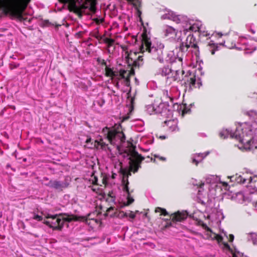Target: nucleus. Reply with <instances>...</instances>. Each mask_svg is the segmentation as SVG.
Masks as SVG:
<instances>
[{"label": "nucleus", "instance_id": "nucleus-1", "mask_svg": "<svg viewBox=\"0 0 257 257\" xmlns=\"http://www.w3.org/2000/svg\"><path fill=\"white\" fill-rule=\"evenodd\" d=\"M31 0H0V17L10 15L19 21L24 20L23 12Z\"/></svg>", "mask_w": 257, "mask_h": 257}, {"label": "nucleus", "instance_id": "nucleus-2", "mask_svg": "<svg viewBox=\"0 0 257 257\" xmlns=\"http://www.w3.org/2000/svg\"><path fill=\"white\" fill-rule=\"evenodd\" d=\"M136 147L131 144V148L128 150H125L123 152V157L129 156V169L126 174L125 178L123 177L122 179V185L125 190H127L129 181L128 177L131 176V172L135 173L138 172L141 167V164L145 160V158L136 151Z\"/></svg>", "mask_w": 257, "mask_h": 257}, {"label": "nucleus", "instance_id": "nucleus-3", "mask_svg": "<svg viewBox=\"0 0 257 257\" xmlns=\"http://www.w3.org/2000/svg\"><path fill=\"white\" fill-rule=\"evenodd\" d=\"M254 132V130H252L251 125L245 123L242 126L237 127L231 136L239 141L240 149L251 151L254 147L252 144Z\"/></svg>", "mask_w": 257, "mask_h": 257}, {"label": "nucleus", "instance_id": "nucleus-4", "mask_svg": "<svg viewBox=\"0 0 257 257\" xmlns=\"http://www.w3.org/2000/svg\"><path fill=\"white\" fill-rule=\"evenodd\" d=\"M66 217H62V215L55 214L49 215L46 216L47 220H45L43 223L48 226L53 230H61L65 221L71 222L72 221L81 220L87 222L88 220L92 219L90 218V214H89L87 216H78L75 215H67Z\"/></svg>", "mask_w": 257, "mask_h": 257}, {"label": "nucleus", "instance_id": "nucleus-5", "mask_svg": "<svg viewBox=\"0 0 257 257\" xmlns=\"http://www.w3.org/2000/svg\"><path fill=\"white\" fill-rule=\"evenodd\" d=\"M79 0H60V2L65 4H68V9L71 12H73L77 15L79 18H81L84 13V10L89 9V11L93 14L96 12V0H85L80 6H77L76 3Z\"/></svg>", "mask_w": 257, "mask_h": 257}, {"label": "nucleus", "instance_id": "nucleus-6", "mask_svg": "<svg viewBox=\"0 0 257 257\" xmlns=\"http://www.w3.org/2000/svg\"><path fill=\"white\" fill-rule=\"evenodd\" d=\"M142 46L141 47V50L144 52L145 51H148L152 55V58L154 59H157L160 61L163 59V49L164 48V45L160 44L158 47H156L154 46H151L152 43L150 40V38L148 37L147 34L146 29L144 30L143 34H142Z\"/></svg>", "mask_w": 257, "mask_h": 257}, {"label": "nucleus", "instance_id": "nucleus-7", "mask_svg": "<svg viewBox=\"0 0 257 257\" xmlns=\"http://www.w3.org/2000/svg\"><path fill=\"white\" fill-rule=\"evenodd\" d=\"M102 132L104 133L105 138L108 140L110 144H112L113 141L116 136L122 132V126L121 123H115L111 128L105 126L102 129Z\"/></svg>", "mask_w": 257, "mask_h": 257}, {"label": "nucleus", "instance_id": "nucleus-8", "mask_svg": "<svg viewBox=\"0 0 257 257\" xmlns=\"http://www.w3.org/2000/svg\"><path fill=\"white\" fill-rule=\"evenodd\" d=\"M180 47L182 50H184V48H186V51L191 47L195 49L194 54L195 55L197 56L199 53L197 40L193 35H189L186 38V42L184 43H182Z\"/></svg>", "mask_w": 257, "mask_h": 257}, {"label": "nucleus", "instance_id": "nucleus-9", "mask_svg": "<svg viewBox=\"0 0 257 257\" xmlns=\"http://www.w3.org/2000/svg\"><path fill=\"white\" fill-rule=\"evenodd\" d=\"M168 71L167 73V78L170 79L173 81H183L184 78L183 76L184 74V71L182 69L175 70L173 68L168 69H166V71Z\"/></svg>", "mask_w": 257, "mask_h": 257}, {"label": "nucleus", "instance_id": "nucleus-10", "mask_svg": "<svg viewBox=\"0 0 257 257\" xmlns=\"http://www.w3.org/2000/svg\"><path fill=\"white\" fill-rule=\"evenodd\" d=\"M118 72L117 77H115L117 80L123 79L125 86L130 87L131 80L130 77L135 75V70L131 68L130 70L127 71L124 69H120Z\"/></svg>", "mask_w": 257, "mask_h": 257}, {"label": "nucleus", "instance_id": "nucleus-11", "mask_svg": "<svg viewBox=\"0 0 257 257\" xmlns=\"http://www.w3.org/2000/svg\"><path fill=\"white\" fill-rule=\"evenodd\" d=\"M45 185L59 191H62L64 188H66L69 186V183L66 180L64 182L50 180L47 183L45 184Z\"/></svg>", "mask_w": 257, "mask_h": 257}, {"label": "nucleus", "instance_id": "nucleus-12", "mask_svg": "<svg viewBox=\"0 0 257 257\" xmlns=\"http://www.w3.org/2000/svg\"><path fill=\"white\" fill-rule=\"evenodd\" d=\"M183 81L185 86L186 87L188 86L191 89L200 87V83L199 82L196 83V76L194 74H190L189 76L185 75Z\"/></svg>", "mask_w": 257, "mask_h": 257}, {"label": "nucleus", "instance_id": "nucleus-13", "mask_svg": "<svg viewBox=\"0 0 257 257\" xmlns=\"http://www.w3.org/2000/svg\"><path fill=\"white\" fill-rule=\"evenodd\" d=\"M188 214L186 211H177L172 214L170 217L173 222H181L187 217Z\"/></svg>", "mask_w": 257, "mask_h": 257}, {"label": "nucleus", "instance_id": "nucleus-14", "mask_svg": "<svg viewBox=\"0 0 257 257\" xmlns=\"http://www.w3.org/2000/svg\"><path fill=\"white\" fill-rule=\"evenodd\" d=\"M121 49L123 51L125 52V59L128 63H130V60L131 62L133 61V55L135 56H137L138 53L137 52H133L132 51H128V47L127 46H120Z\"/></svg>", "mask_w": 257, "mask_h": 257}, {"label": "nucleus", "instance_id": "nucleus-15", "mask_svg": "<svg viewBox=\"0 0 257 257\" xmlns=\"http://www.w3.org/2000/svg\"><path fill=\"white\" fill-rule=\"evenodd\" d=\"M177 31L172 27H168L165 31V36L169 39H175L176 38Z\"/></svg>", "mask_w": 257, "mask_h": 257}, {"label": "nucleus", "instance_id": "nucleus-16", "mask_svg": "<svg viewBox=\"0 0 257 257\" xmlns=\"http://www.w3.org/2000/svg\"><path fill=\"white\" fill-rule=\"evenodd\" d=\"M132 64V67L131 68H139L144 64L143 56H139L137 59L133 60L131 62L130 60V64Z\"/></svg>", "mask_w": 257, "mask_h": 257}, {"label": "nucleus", "instance_id": "nucleus-17", "mask_svg": "<svg viewBox=\"0 0 257 257\" xmlns=\"http://www.w3.org/2000/svg\"><path fill=\"white\" fill-rule=\"evenodd\" d=\"M247 187L251 188L254 191H257V177H250L248 178Z\"/></svg>", "mask_w": 257, "mask_h": 257}, {"label": "nucleus", "instance_id": "nucleus-18", "mask_svg": "<svg viewBox=\"0 0 257 257\" xmlns=\"http://www.w3.org/2000/svg\"><path fill=\"white\" fill-rule=\"evenodd\" d=\"M105 75L106 77H111V79L115 78V77H117L118 72L114 71L113 69L108 67L107 66L105 67Z\"/></svg>", "mask_w": 257, "mask_h": 257}, {"label": "nucleus", "instance_id": "nucleus-19", "mask_svg": "<svg viewBox=\"0 0 257 257\" xmlns=\"http://www.w3.org/2000/svg\"><path fill=\"white\" fill-rule=\"evenodd\" d=\"M131 90H132V89L131 87L130 90H128V91L126 93V95H127V98L128 99L130 98V108H131V110H132L134 109V108L135 100V98H136V93L135 94V95L133 96L132 97L131 94Z\"/></svg>", "mask_w": 257, "mask_h": 257}, {"label": "nucleus", "instance_id": "nucleus-20", "mask_svg": "<svg viewBox=\"0 0 257 257\" xmlns=\"http://www.w3.org/2000/svg\"><path fill=\"white\" fill-rule=\"evenodd\" d=\"M122 189L124 192L127 193V203L126 205H129L134 201V199L131 195V193L133 192V190L130 191L128 187H127V190H125L124 187L122 188Z\"/></svg>", "mask_w": 257, "mask_h": 257}, {"label": "nucleus", "instance_id": "nucleus-21", "mask_svg": "<svg viewBox=\"0 0 257 257\" xmlns=\"http://www.w3.org/2000/svg\"><path fill=\"white\" fill-rule=\"evenodd\" d=\"M110 217H117L119 218H124V212L121 211H118L116 209L115 211L111 214H110Z\"/></svg>", "mask_w": 257, "mask_h": 257}, {"label": "nucleus", "instance_id": "nucleus-22", "mask_svg": "<svg viewBox=\"0 0 257 257\" xmlns=\"http://www.w3.org/2000/svg\"><path fill=\"white\" fill-rule=\"evenodd\" d=\"M207 47L212 55H214L215 51L218 50V46L214 43H209Z\"/></svg>", "mask_w": 257, "mask_h": 257}, {"label": "nucleus", "instance_id": "nucleus-23", "mask_svg": "<svg viewBox=\"0 0 257 257\" xmlns=\"http://www.w3.org/2000/svg\"><path fill=\"white\" fill-rule=\"evenodd\" d=\"M236 181L240 184H245L246 183H248V178H245L242 176L239 175L238 176H236L235 178Z\"/></svg>", "mask_w": 257, "mask_h": 257}, {"label": "nucleus", "instance_id": "nucleus-24", "mask_svg": "<svg viewBox=\"0 0 257 257\" xmlns=\"http://www.w3.org/2000/svg\"><path fill=\"white\" fill-rule=\"evenodd\" d=\"M155 212H160V215L166 216L168 215V213L167 212L165 209L159 207L156 208Z\"/></svg>", "mask_w": 257, "mask_h": 257}, {"label": "nucleus", "instance_id": "nucleus-25", "mask_svg": "<svg viewBox=\"0 0 257 257\" xmlns=\"http://www.w3.org/2000/svg\"><path fill=\"white\" fill-rule=\"evenodd\" d=\"M245 114L253 118L257 117V111L254 110H250L246 111Z\"/></svg>", "mask_w": 257, "mask_h": 257}, {"label": "nucleus", "instance_id": "nucleus-26", "mask_svg": "<svg viewBox=\"0 0 257 257\" xmlns=\"http://www.w3.org/2000/svg\"><path fill=\"white\" fill-rule=\"evenodd\" d=\"M103 41L105 43L107 44V47L108 48L111 47L114 43V40L111 38H105L104 39Z\"/></svg>", "mask_w": 257, "mask_h": 257}, {"label": "nucleus", "instance_id": "nucleus-27", "mask_svg": "<svg viewBox=\"0 0 257 257\" xmlns=\"http://www.w3.org/2000/svg\"><path fill=\"white\" fill-rule=\"evenodd\" d=\"M115 209H115L114 207H112V206L109 207V208H108L106 209L105 213L104 214V216H110V214L113 213L115 211Z\"/></svg>", "mask_w": 257, "mask_h": 257}, {"label": "nucleus", "instance_id": "nucleus-28", "mask_svg": "<svg viewBox=\"0 0 257 257\" xmlns=\"http://www.w3.org/2000/svg\"><path fill=\"white\" fill-rule=\"evenodd\" d=\"M106 201L109 202H114L115 201V197L111 195V193L109 192L107 194V197L106 199Z\"/></svg>", "mask_w": 257, "mask_h": 257}, {"label": "nucleus", "instance_id": "nucleus-29", "mask_svg": "<svg viewBox=\"0 0 257 257\" xmlns=\"http://www.w3.org/2000/svg\"><path fill=\"white\" fill-rule=\"evenodd\" d=\"M95 143H96L98 146H100L101 148L102 149H105V148L107 146V145L103 142L102 140H100V141H95Z\"/></svg>", "mask_w": 257, "mask_h": 257}, {"label": "nucleus", "instance_id": "nucleus-30", "mask_svg": "<svg viewBox=\"0 0 257 257\" xmlns=\"http://www.w3.org/2000/svg\"><path fill=\"white\" fill-rule=\"evenodd\" d=\"M128 170L127 169H126V168L124 169L122 167H121V168H120V170H119V172L120 173V174H121L123 175V177L125 178Z\"/></svg>", "mask_w": 257, "mask_h": 257}, {"label": "nucleus", "instance_id": "nucleus-31", "mask_svg": "<svg viewBox=\"0 0 257 257\" xmlns=\"http://www.w3.org/2000/svg\"><path fill=\"white\" fill-rule=\"evenodd\" d=\"M96 61L98 63L100 64V65L102 66H104L105 67L107 66L106 62L104 59H102L98 57L97 58Z\"/></svg>", "mask_w": 257, "mask_h": 257}, {"label": "nucleus", "instance_id": "nucleus-32", "mask_svg": "<svg viewBox=\"0 0 257 257\" xmlns=\"http://www.w3.org/2000/svg\"><path fill=\"white\" fill-rule=\"evenodd\" d=\"M200 35L203 37H209L210 34L207 32L202 31L200 29L198 28Z\"/></svg>", "mask_w": 257, "mask_h": 257}, {"label": "nucleus", "instance_id": "nucleus-33", "mask_svg": "<svg viewBox=\"0 0 257 257\" xmlns=\"http://www.w3.org/2000/svg\"><path fill=\"white\" fill-rule=\"evenodd\" d=\"M137 11V15L139 18V21L140 22L143 23V20L141 17L142 12L140 10V9H136Z\"/></svg>", "mask_w": 257, "mask_h": 257}, {"label": "nucleus", "instance_id": "nucleus-34", "mask_svg": "<svg viewBox=\"0 0 257 257\" xmlns=\"http://www.w3.org/2000/svg\"><path fill=\"white\" fill-rule=\"evenodd\" d=\"M33 219L39 221H41L43 220V217L37 214H35L33 217Z\"/></svg>", "mask_w": 257, "mask_h": 257}, {"label": "nucleus", "instance_id": "nucleus-35", "mask_svg": "<svg viewBox=\"0 0 257 257\" xmlns=\"http://www.w3.org/2000/svg\"><path fill=\"white\" fill-rule=\"evenodd\" d=\"M215 238L218 243L221 242L223 241L222 236L219 234H216L215 236Z\"/></svg>", "mask_w": 257, "mask_h": 257}, {"label": "nucleus", "instance_id": "nucleus-36", "mask_svg": "<svg viewBox=\"0 0 257 257\" xmlns=\"http://www.w3.org/2000/svg\"><path fill=\"white\" fill-rule=\"evenodd\" d=\"M119 134L121 135V136L120 137V141L122 143L124 142L125 140V134H124L122 130V132H119Z\"/></svg>", "mask_w": 257, "mask_h": 257}, {"label": "nucleus", "instance_id": "nucleus-37", "mask_svg": "<svg viewBox=\"0 0 257 257\" xmlns=\"http://www.w3.org/2000/svg\"><path fill=\"white\" fill-rule=\"evenodd\" d=\"M223 244L225 248L227 249L229 251L232 252V249L230 248L229 245L227 242H224Z\"/></svg>", "mask_w": 257, "mask_h": 257}, {"label": "nucleus", "instance_id": "nucleus-38", "mask_svg": "<svg viewBox=\"0 0 257 257\" xmlns=\"http://www.w3.org/2000/svg\"><path fill=\"white\" fill-rule=\"evenodd\" d=\"M93 21L96 23V24H100V23H101L102 22H103L104 21V19H98V18H95L94 19Z\"/></svg>", "mask_w": 257, "mask_h": 257}, {"label": "nucleus", "instance_id": "nucleus-39", "mask_svg": "<svg viewBox=\"0 0 257 257\" xmlns=\"http://www.w3.org/2000/svg\"><path fill=\"white\" fill-rule=\"evenodd\" d=\"M92 184L94 185H97L98 179L96 176H94L93 179L92 180Z\"/></svg>", "mask_w": 257, "mask_h": 257}, {"label": "nucleus", "instance_id": "nucleus-40", "mask_svg": "<svg viewBox=\"0 0 257 257\" xmlns=\"http://www.w3.org/2000/svg\"><path fill=\"white\" fill-rule=\"evenodd\" d=\"M155 158H158L161 161H164L166 160V158L165 157H159L156 155H155L154 156Z\"/></svg>", "mask_w": 257, "mask_h": 257}, {"label": "nucleus", "instance_id": "nucleus-41", "mask_svg": "<svg viewBox=\"0 0 257 257\" xmlns=\"http://www.w3.org/2000/svg\"><path fill=\"white\" fill-rule=\"evenodd\" d=\"M128 216L130 218H132V219L135 218V217H136V215H135V214H134V213L133 212H132V211L129 213V214L128 215Z\"/></svg>", "mask_w": 257, "mask_h": 257}, {"label": "nucleus", "instance_id": "nucleus-42", "mask_svg": "<svg viewBox=\"0 0 257 257\" xmlns=\"http://www.w3.org/2000/svg\"><path fill=\"white\" fill-rule=\"evenodd\" d=\"M234 239V236L233 234H229L228 241L229 242H232Z\"/></svg>", "mask_w": 257, "mask_h": 257}, {"label": "nucleus", "instance_id": "nucleus-43", "mask_svg": "<svg viewBox=\"0 0 257 257\" xmlns=\"http://www.w3.org/2000/svg\"><path fill=\"white\" fill-rule=\"evenodd\" d=\"M192 163L193 164H194L196 166H197L198 163H199V161H198L197 160H196L194 158H193L192 159Z\"/></svg>", "mask_w": 257, "mask_h": 257}, {"label": "nucleus", "instance_id": "nucleus-44", "mask_svg": "<svg viewBox=\"0 0 257 257\" xmlns=\"http://www.w3.org/2000/svg\"><path fill=\"white\" fill-rule=\"evenodd\" d=\"M219 136L221 138L225 139L226 137L224 135V132H221L219 133Z\"/></svg>", "mask_w": 257, "mask_h": 257}, {"label": "nucleus", "instance_id": "nucleus-45", "mask_svg": "<svg viewBox=\"0 0 257 257\" xmlns=\"http://www.w3.org/2000/svg\"><path fill=\"white\" fill-rule=\"evenodd\" d=\"M102 183L104 185L106 184L107 183L106 179L104 177H103L102 179Z\"/></svg>", "mask_w": 257, "mask_h": 257}, {"label": "nucleus", "instance_id": "nucleus-46", "mask_svg": "<svg viewBox=\"0 0 257 257\" xmlns=\"http://www.w3.org/2000/svg\"><path fill=\"white\" fill-rule=\"evenodd\" d=\"M91 141V139L90 138H89L87 139V140H86L85 142H86V143L88 144L89 142H90Z\"/></svg>", "mask_w": 257, "mask_h": 257}, {"label": "nucleus", "instance_id": "nucleus-47", "mask_svg": "<svg viewBox=\"0 0 257 257\" xmlns=\"http://www.w3.org/2000/svg\"><path fill=\"white\" fill-rule=\"evenodd\" d=\"M95 38H96L98 40H100L101 39V37L100 36H95Z\"/></svg>", "mask_w": 257, "mask_h": 257}, {"label": "nucleus", "instance_id": "nucleus-48", "mask_svg": "<svg viewBox=\"0 0 257 257\" xmlns=\"http://www.w3.org/2000/svg\"><path fill=\"white\" fill-rule=\"evenodd\" d=\"M116 175V174L115 173L112 174V176H111L112 178L114 179L115 178Z\"/></svg>", "mask_w": 257, "mask_h": 257}, {"label": "nucleus", "instance_id": "nucleus-49", "mask_svg": "<svg viewBox=\"0 0 257 257\" xmlns=\"http://www.w3.org/2000/svg\"><path fill=\"white\" fill-rule=\"evenodd\" d=\"M204 185V183H201L200 185H199V187L200 188H202Z\"/></svg>", "mask_w": 257, "mask_h": 257}, {"label": "nucleus", "instance_id": "nucleus-50", "mask_svg": "<svg viewBox=\"0 0 257 257\" xmlns=\"http://www.w3.org/2000/svg\"><path fill=\"white\" fill-rule=\"evenodd\" d=\"M4 154V152L2 151V150L0 148V155H2Z\"/></svg>", "mask_w": 257, "mask_h": 257}, {"label": "nucleus", "instance_id": "nucleus-51", "mask_svg": "<svg viewBox=\"0 0 257 257\" xmlns=\"http://www.w3.org/2000/svg\"><path fill=\"white\" fill-rule=\"evenodd\" d=\"M222 184L223 186H226L227 185V183L226 182H223Z\"/></svg>", "mask_w": 257, "mask_h": 257}, {"label": "nucleus", "instance_id": "nucleus-52", "mask_svg": "<svg viewBox=\"0 0 257 257\" xmlns=\"http://www.w3.org/2000/svg\"><path fill=\"white\" fill-rule=\"evenodd\" d=\"M128 215L127 213L124 212V217H127Z\"/></svg>", "mask_w": 257, "mask_h": 257}, {"label": "nucleus", "instance_id": "nucleus-53", "mask_svg": "<svg viewBox=\"0 0 257 257\" xmlns=\"http://www.w3.org/2000/svg\"><path fill=\"white\" fill-rule=\"evenodd\" d=\"M150 161H154V162H155V159H153L152 158H150Z\"/></svg>", "mask_w": 257, "mask_h": 257}, {"label": "nucleus", "instance_id": "nucleus-54", "mask_svg": "<svg viewBox=\"0 0 257 257\" xmlns=\"http://www.w3.org/2000/svg\"><path fill=\"white\" fill-rule=\"evenodd\" d=\"M232 257H238L235 253L232 254Z\"/></svg>", "mask_w": 257, "mask_h": 257}, {"label": "nucleus", "instance_id": "nucleus-55", "mask_svg": "<svg viewBox=\"0 0 257 257\" xmlns=\"http://www.w3.org/2000/svg\"><path fill=\"white\" fill-rule=\"evenodd\" d=\"M160 138L162 139H165L166 138V137L165 136H161V137H160Z\"/></svg>", "mask_w": 257, "mask_h": 257}, {"label": "nucleus", "instance_id": "nucleus-56", "mask_svg": "<svg viewBox=\"0 0 257 257\" xmlns=\"http://www.w3.org/2000/svg\"><path fill=\"white\" fill-rule=\"evenodd\" d=\"M23 161L24 162H26L27 161V159L26 158H24Z\"/></svg>", "mask_w": 257, "mask_h": 257}, {"label": "nucleus", "instance_id": "nucleus-57", "mask_svg": "<svg viewBox=\"0 0 257 257\" xmlns=\"http://www.w3.org/2000/svg\"><path fill=\"white\" fill-rule=\"evenodd\" d=\"M189 29L190 30H193V26H190V28H189Z\"/></svg>", "mask_w": 257, "mask_h": 257}, {"label": "nucleus", "instance_id": "nucleus-58", "mask_svg": "<svg viewBox=\"0 0 257 257\" xmlns=\"http://www.w3.org/2000/svg\"><path fill=\"white\" fill-rule=\"evenodd\" d=\"M185 113V110H183L182 111V114H184Z\"/></svg>", "mask_w": 257, "mask_h": 257}, {"label": "nucleus", "instance_id": "nucleus-59", "mask_svg": "<svg viewBox=\"0 0 257 257\" xmlns=\"http://www.w3.org/2000/svg\"><path fill=\"white\" fill-rule=\"evenodd\" d=\"M44 179H45L46 180H48V179L47 178H44Z\"/></svg>", "mask_w": 257, "mask_h": 257}, {"label": "nucleus", "instance_id": "nucleus-60", "mask_svg": "<svg viewBox=\"0 0 257 257\" xmlns=\"http://www.w3.org/2000/svg\"><path fill=\"white\" fill-rule=\"evenodd\" d=\"M207 230H210V229L209 227H207Z\"/></svg>", "mask_w": 257, "mask_h": 257}, {"label": "nucleus", "instance_id": "nucleus-61", "mask_svg": "<svg viewBox=\"0 0 257 257\" xmlns=\"http://www.w3.org/2000/svg\"><path fill=\"white\" fill-rule=\"evenodd\" d=\"M14 67L16 68L17 66H14Z\"/></svg>", "mask_w": 257, "mask_h": 257}, {"label": "nucleus", "instance_id": "nucleus-62", "mask_svg": "<svg viewBox=\"0 0 257 257\" xmlns=\"http://www.w3.org/2000/svg\"><path fill=\"white\" fill-rule=\"evenodd\" d=\"M14 67L16 68L17 66H14Z\"/></svg>", "mask_w": 257, "mask_h": 257}]
</instances>
